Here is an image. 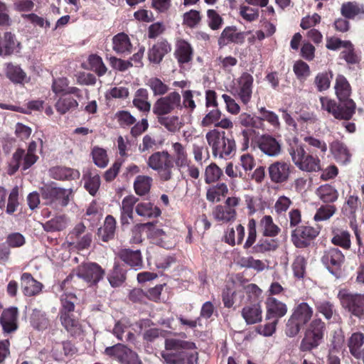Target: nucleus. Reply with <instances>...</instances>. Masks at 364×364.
<instances>
[{"label": "nucleus", "mask_w": 364, "mask_h": 364, "mask_svg": "<svg viewBox=\"0 0 364 364\" xmlns=\"http://www.w3.org/2000/svg\"><path fill=\"white\" fill-rule=\"evenodd\" d=\"M171 147L172 155L166 150L158 151L151 154L147 159L148 167L156 172L162 182L172 181L176 168L182 173L190 161L187 150L181 143L173 142Z\"/></svg>", "instance_id": "1"}, {"label": "nucleus", "mask_w": 364, "mask_h": 364, "mask_svg": "<svg viewBox=\"0 0 364 364\" xmlns=\"http://www.w3.org/2000/svg\"><path fill=\"white\" fill-rule=\"evenodd\" d=\"M288 152L294 164L301 171H317L320 169V160L317 156L306 153L303 144L296 137L289 140Z\"/></svg>", "instance_id": "2"}, {"label": "nucleus", "mask_w": 364, "mask_h": 364, "mask_svg": "<svg viewBox=\"0 0 364 364\" xmlns=\"http://www.w3.org/2000/svg\"><path fill=\"white\" fill-rule=\"evenodd\" d=\"M43 204L54 210H62L73 198V190L57 186L55 183L44 185L40 188Z\"/></svg>", "instance_id": "3"}, {"label": "nucleus", "mask_w": 364, "mask_h": 364, "mask_svg": "<svg viewBox=\"0 0 364 364\" xmlns=\"http://www.w3.org/2000/svg\"><path fill=\"white\" fill-rule=\"evenodd\" d=\"M205 138L212 148L214 156L227 159L235 154L236 151L235 139L232 136H227L225 132L213 129L206 134Z\"/></svg>", "instance_id": "4"}, {"label": "nucleus", "mask_w": 364, "mask_h": 364, "mask_svg": "<svg viewBox=\"0 0 364 364\" xmlns=\"http://www.w3.org/2000/svg\"><path fill=\"white\" fill-rule=\"evenodd\" d=\"M77 300L76 296L73 293H65L60 296V321L66 330L73 336L80 335L82 331L79 321L73 315Z\"/></svg>", "instance_id": "5"}, {"label": "nucleus", "mask_w": 364, "mask_h": 364, "mask_svg": "<svg viewBox=\"0 0 364 364\" xmlns=\"http://www.w3.org/2000/svg\"><path fill=\"white\" fill-rule=\"evenodd\" d=\"M313 309L306 302L296 306L286 325V334L294 337L299 333L301 328L306 325L313 316Z\"/></svg>", "instance_id": "6"}, {"label": "nucleus", "mask_w": 364, "mask_h": 364, "mask_svg": "<svg viewBox=\"0 0 364 364\" xmlns=\"http://www.w3.org/2000/svg\"><path fill=\"white\" fill-rule=\"evenodd\" d=\"M36 151L37 143L35 141L29 143L26 151L21 148L17 149L10 163L11 173L16 172L21 166L24 171L31 167L38 159Z\"/></svg>", "instance_id": "7"}, {"label": "nucleus", "mask_w": 364, "mask_h": 364, "mask_svg": "<svg viewBox=\"0 0 364 364\" xmlns=\"http://www.w3.org/2000/svg\"><path fill=\"white\" fill-rule=\"evenodd\" d=\"M325 331V323L321 318H315L308 326L304 338L300 344V350L309 351L316 348L321 343Z\"/></svg>", "instance_id": "8"}, {"label": "nucleus", "mask_w": 364, "mask_h": 364, "mask_svg": "<svg viewBox=\"0 0 364 364\" xmlns=\"http://www.w3.org/2000/svg\"><path fill=\"white\" fill-rule=\"evenodd\" d=\"M341 306L353 316L364 319V294H353L346 289L338 291Z\"/></svg>", "instance_id": "9"}, {"label": "nucleus", "mask_w": 364, "mask_h": 364, "mask_svg": "<svg viewBox=\"0 0 364 364\" xmlns=\"http://www.w3.org/2000/svg\"><path fill=\"white\" fill-rule=\"evenodd\" d=\"M181 97L177 92H172L158 99L153 106V112L157 116L167 115L175 109H181Z\"/></svg>", "instance_id": "10"}, {"label": "nucleus", "mask_w": 364, "mask_h": 364, "mask_svg": "<svg viewBox=\"0 0 364 364\" xmlns=\"http://www.w3.org/2000/svg\"><path fill=\"white\" fill-rule=\"evenodd\" d=\"M319 232V228L299 226L292 230L291 240L297 248H305L318 235Z\"/></svg>", "instance_id": "11"}, {"label": "nucleus", "mask_w": 364, "mask_h": 364, "mask_svg": "<svg viewBox=\"0 0 364 364\" xmlns=\"http://www.w3.org/2000/svg\"><path fill=\"white\" fill-rule=\"evenodd\" d=\"M75 274L90 285H94L103 278L105 272L97 263L87 262L76 269Z\"/></svg>", "instance_id": "12"}, {"label": "nucleus", "mask_w": 364, "mask_h": 364, "mask_svg": "<svg viewBox=\"0 0 364 364\" xmlns=\"http://www.w3.org/2000/svg\"><path fill=\"white\" fill-rule=\"evenodd\" d=\"M105 353L114 356L121 364H142L137 353L122 344L107 347Z\"/></svg>", "instance_id": "13"}, {"label": "nucleus", "mask_w": 364, "mask_h": 364, "mask_svg": "<svg viewBox=\"0 0 364 364\" xmlns=\"http://www.w3.org/2000/svg\"><path fill=\"white\" fill-rule=\"evenodd\" d=\"M254 78L247 73H243L236 80L235 86L232 88L233 94L239 97L244 105H247L252 98Z\"/></svg>", "instance_id": "14"}, {"label": "nucleus", "mask_w": 364, "mask_h": 364, "mask_svg": "<svg viewBox=\"0 0 364 364\" xmlns=\"http://www.w3.org/2000/svg\"><path fill=\"white\" fill-rule=\"evenodd\" d=\"M345 256L338 248L331 247L326 250L322 257L321 262L331 274H335L344 263Z\"/></svg>", "instance_id": "15"}, {"label": "nucleus", "mask_w": 364, "mask_h": 364, "mask_svg": "<svg viewBox=\"0 0 364 364\" xmlns=\"http://www.w3.org/2000/svg\"><path fill=\"white\" fill-rule=\"evenodd\" d=\"M291 165L284 161H276L268 168L269 175L272 182L281 183L287 181L290 175Z\"/></svg>", "instance_id": "16"}, {"label": "nucleus", "mask_w": 364, "mask_h": 364, "mask_svg": "<svg viewBox=\"0 0 364 364\" xmlns=\"http://www.w3.org/2000/svg\"><path fill=\"white\" fill-rule=\"evenodd\" d=\"M266 318L268 320L279 319L284 316L287 312V305L274 297L269 296L265 300Z\"/></svg>", "instance_id": "17"}, {"label": "nucleus", "mask_w": 364, "mask_h": 364, "mask_svg": "<svg viewBox=\"0 0 364 364\" xmlns=\"http://www.w3.org/2000/svg\"><path fill=\"white\" fill-rule=\"evenodd\" d=\"M257 144L261 151L269 156L275 157L281 153V144L270 135L261 136Z\"/></svg>", "instance_id": "18"}, {"label": "nucleus", "mask_w": 364, "mask_h": 364, "mask_svg": "<svg viewBox=\"0 0 364 364\" xmlns=\"http://www.w3.org/2000/svg\"><path fill=\"white\" fill-rule=\"evenodd\" d=\"M21 288L26 296H32L38 294L43 288V284L34 279L30 273L25 272L21 275Z\"/></svg>", "instance_id": "19"}, {"label": "nucleus", "mask_w": 364, "mask_h": 364, "mask_svg": "<svg viewBox=\"0 0 364 364\" xmlns=\"http://www.w3.org/2000/svg\"><path fill=\"white\" fill-rule=\"evenodd\" d=\"M174 55L180 65L188 63L193 59V49L186 41L179 40L176 43Z\"/></svg>", "instance_id": "20"}, {"label": "nucleus", "mask_w": 364, "mask_h": 364, "mask_svg": "<svg viewBox=\"0 0 364 364\" xmlns=\"http://www.w3.org/2000/svg\"><path fill=\"white\" fill-rule=\"evenodd\" d=\"M171 50V45L166 40L158 41L149 49L148 53L149 60L154 63H159L164 55Z\"/></svg>", "instance_id": "21"}, {"label": "nucleus", "mask_w": 364, "mask_h": 364, "mask_svg": "<svg viewBox=\"0 0 364 364\" xmlns=\"http://www.w3.org/2000/svg\"><path fill=\"white\" fill-rule=\"evenodd\" d=\"M112 48L119 55H129L132 52V45L129 36L119 33L112 38Z\"/></svg>", "instance_id": "22"}, {"label": "nucleus", "mask_w": 364, "mask_h": 364, "mask_svg": "<svg viewBox=\"0 0 364 364\" xmlns=\"http://www.w3.org/2000/svg\"><path fill=\"white\" fill-rule=\"evenodd\" d=\"M119 258L132 267L138 269L142 267L141 252L138 250L122 249L118 252Z\"/></svg>", "instance_id": "23"}, {"label": "nucleus", "mask_w": 364, "mask_h": 364, "mask_svg": "<svg viewBox=\"0 0 364 364\" xmlns=\"http://www.w3.org/2000/svg\"><path fill=\"white\" fill-rule=\"evenodd\" d=\"M18 309L16 307H11L5 309L1 316L0 322L4 331L10 333L17 328Z\"/></svg>", "instance_id": "24"}, {"label": "nucleus", "mask_w": 364, "mask_h": 364, "mask_svg": "<svg viewBox=\"0 0 364 364\" xmlns=\"http://www.w3.org/2000/svg\"><path fill=\"white\" fill-rule=\"evenodd\" d=\"M139 199L133 195L124 197L121 205V222L122 225L129 224L133 218V209Z\"/></svg>", "instance_id": "25"}, {"label": "nucleus", "mask_w": 364, "mask_h": 364, "mask_svg": "<svg viewBox=\"0 0 364 364\" xmlns=\"http://www.w3.org/2000/svg\"><path fill=\"white\" fill-rule=\"evenodd\" d=\"M136 324L141 331L144 330L143 338L147 342H152L162 335L161 330L152 327L154 323L149 319H141Z\"/></svg>", "instance_id": "26"}, {"label": "nucleus", "mask_w": 364, "mask_h": 364, "mask_svg": "<svg viewBox=\"0 0 364 364\" xmlns=\"http://www.w3.org/2000/svg\"><path fill=\"white\" fill-rule=\"evenodd\" d=\"M336 111L339 116L334 117L337 119L348 120L355 112V103L353 100H339V103L336 105Z\"/></svg>", "instance_id": "27"}, {"label": "nucleus", "mask_w": 364, "mask_h": 364, "mask_svg": "<svg viewBox=\"0 0 364 364\" xmlns=\"http://www.w3.org/2000/svg\"><path fill=\"white\" fill-rule=\"evenodd\" d=\"M259 228L264 237H274L279 235L280 228L274 223L270 215H264L259 220Z\"/></svg>", "instance_id": "28"}, {"label": "nucleus", "mask_w": 364, "mask_h": 364, "mask_svg": "<svg viewBox=\"0 0 364 364\" xmlns=\"http://www.w3.org/2000/svg\"><path fill=\"white\" fill-rule=\"evenodd\" d=\"M135 211L139 216L148 219L156 218L161 215L160 209L148 201L138 203Z\"/></svg>", "instance_id": "29"}, {"label": "nucleus", "mask_w": 364, "mask_h": 364, "mask_svg": "<svg viewBox=\"0 0 364 364\" xmlns=\"http://www.w3.org/2000/svg\"><path fill=\"white\" fill-rule=\"evenodd\" d=\"M77 107L78 102L77 100L64 94L59 97L55 104L56 111L60 114H65L67 112H73L75 110Z\"/></svg>", "instance_id": "30"}, {"label": "nucleus", "mask_w": 364, "mask_h": 364, "mask_svg": "<svg viewBox=\"0 0 364 364\" xmlns=\"http://www.w3.org/2000/svg\"><path fill=\"white\" fill-rule=\"evenodd\" d=\"M262 309L259 305L254 304L242 309V316L247 324H255L262 321Z\"/></svg>", "instance_id": "31"}, {"label": "nucleus", "mask_w": 364, "mask_h": 364, "mask_svg": "<svg viewBox=\"0 0 364 364\" xmlns=\"http://www.w3.org/2000/svg\"><path fill=\"white\" fill-rule=\"evenodd\" d=\"M50 176L55 180H74L80 177L77 170L67 167H54L50 170Z\"/></svg>", "instance_id": "32"}, {"label": "nucleus", "mask_w": 364, "mask_h": 364, "mask_svg": "<svg viewBox=\"0 0 364 364\" xmlns=\"http://www.w3.org/2000/svg\"><path fill=\"white\" fill-rule=\"evenodd\" d=\"M242 39V34L237 33L235 26H228L224 28L218 38V45L220 48L230 43H237Z\"/></svg>", "instance_id": "33"}, {"label": "nucleus", "mask_w": 364, "mask_h": 364, "mask_svg": "<svg viewBox=\"0 0 364 364\" xmlns=\"http://www.w3.org/2000/svg\"><path fill=\"white\" fill-rule=\"evenodd\" d=\"M236 214L235 209H230L225 205L215 206L213 211L214 218L223 223H228L235 220Z\"/></svg>", "instance_id": "34"}, {"label": "nucleus", "mask_w": 364, "mask_h": 364, "mask_svg": "<svg viewBox=\"0 0 364 364\" xmlns=\"http://www.w3.org/2000/svg\"><path fill=\"white\" fill-rule=\"evenodd\" d=\"M364 344V334L360 332H355L351 334L348 340V346L350 354L356 358L361 356L360 348Z\"/></svg>", "instance_id": "35"}, {"label": "nucleus", "mask_w": 364, "mask_h": 364, "mask_svg": "<svg viewBox=\"0 0 364 364\" xmlns=\"http://www.w3.org/2000/svg\"><path fill=\"white\" fill-rule=\"evenodd\" d=\"M153 178L145 175H139L134 182V189L136 195L143 196L147 194L152 186Z\"/></svg>", "instance_id": "36"}, {"label": "nucleus", "mask_w": 364, "mask_h": 364, "mask_svg": "<svg viewBox=\"0 0 364 364\" xmlns=\"http://www.w3.org/2000/svg\"><path fill=\"white\" fill-rule=\"evenodd\" d=\"M245 237V228L242 225L233 228H228L225 234V242L233 246L235 244H241Z\"/></svg>", "instance_id": "37"}, {"label": "nucleus", "mask_w": 364, "mask_h": 364, "mask_svg": "<svg viewBox=\"0 0 364 364\" xmlns=\"http://www.w3.org/2000/svg\"><path fill=\"white\" fill-rule=\"evenodd\" d=\"M316 193L323 203H333L338 198L337 190L329 184L319 186Z\"/></svg>", "instance_id": "38"}, {"label": "nucleus", "mask_w": 364, "mask_h": 364, "mask_svg": "<svg viewBox=\"0 0 364 364\" xmlns=\"http://www.w3.org/2000/svg\"><path fill=\"white\" fill-rule=\"evenodd\" d=\"M158 122L164 126L168 132L175 133L181 129L183 123L178 117L173 115L157 116Z\"/></svg>", "instance_id": "39"}, {"label": "nucleus", "mask_w": 364, "mask_h": 364, "mask_svg": "<svg viewBox=\"0 0 364 364\" xmlns=\"http://www.w3.org/2000/svg\"><path fill=\"white\" fill-rule=\"evenodd\" d=\"M335 90L338 100H350V86L343 75H338L336 80Z\"/></svg>", "instance_id": "40"}, {"label": "nucleus", "mask_w": 364, "mask_h": 364, "mask_svg": "<svg viewBox=\"0 0 364 364\" xmlns=\"http://www.w3.org/2000/svg\"><path fill=\"white\" fill-rule=\"evenodd\" d=\"M31 323L34 328L43 331L48 327L49 320L44 312L34 309L31 316Z\"/></svg>", "instance_id": "41"}, {"label": "nucleus", "mask_w": 364, "mask_h": 364, "mask_svg": "<svg viewBox=\"0 0 364 364\" xmlns=\"http://www.w3.org/2000/svg\"><path fill=\"white\" fill-rule=\"evenodd\" d=\"M68 219L65 215H57L43 225L47 232L60 231L66 228Z\"/></svg>", "instance_id": "42"}, {"label": "nucleus", "mask_w": 364, "mask_h": 364, "mask_svg": "<svg viewBox=\"0 0 364 364\" xmlns=\"http://www.w3.org/2000/svg\"><path fill=\"white\" fill-rule=\"evenodd\" d=\"M331 151L338 161L345 164L350 160V154L345 144L336 141L331 144Z\"/></svg>", "instance_id": "43"}, {"label": "nucleus", "mask_w": 364, "mask_h": 364, "mask_svg": "<svg viewBox=\"0 0 364 364\" xmlns=\"http://www.w3.org/2000/svg\"><path fill=\"white\" fill-rule=\"evenodd\" d=\"M6 76L14 82L23 83L26 77V73L18 65L11 63L6 64Z\"/></svg>", "instance_id": "44"}, {"label": "nucleus", "mask_w": 364, "mask_h": 364, "mask_svg": "<svg viewBox=\"0 0 364 364\" xmlns=\"http://www.w3.org/2000/svg\"><path fill=\"white\" fill-rule=\"evenodd\" d=\"M331 242L345 250H349L351 246L350 234L347 230H338L333 234Z\"/></svg>", "instance_id": "45"}, {"label": "nucleus", "mask_w": 364, "mask_h": 364, "mask_svg": "<svg viewBox=\"0 0 364 364\" xmlns=\"http://www.w3.org/2000/svg\"><path fill=\"white\" fill-rule=\"evenodd\" d=\"M278 247L277 241L273 239L262 238L252 247V253H264L275 250Z\"/></svg>", "instance_id": "46"}, {"label": "nucleus", "mask_w": 364, "mask_h": 364, "mask_svg": "<svg viewBox=\"0 0 364 364\" xmlns=\"http://www.w3.org/2000/svg\"><path fill=\"white\" fill-rule=\"evenodd\" d=\"M342 15L346 18H353L358 14H364V6L356 2H347L342 5Z\"/></svg>", "instance_id": "47"}, {"label": "nucleus", "mask_w": 364, "mask_h": 364, "mask_svg": "<svg viewBox=\"0 0 364 364\" xmlns=\"http://www.w3.org/2000/svg\"><path fill=\"white\" fill-rule=\"evenodd\" d=\"M260 116L257 117L259 128L262 126V121L268 122L272 127L278 129L280 126L279 117L273 112L266 109L264 107L259 109Z\"/></svg>", "instance_id": "48"}, {"label": "nucleus", "mask_w": 364, "mask_h": 364, "mask_svg": "<svg viewBox=\"0 0 364 364\" xmlns=\"http://www.w3.org/2000/svg\"><path fill=\"white\" fill-rule=\"evenodd\" d=\"M360 204V203L358 196H348L343 206L342 211L346 216L353 218Z\"/></svg>", "instance_id": "49"}, {"label": "nucleus", "mask_w": 364, "mask_h": 364, "mask_svg": "<svg viewBox=\"0 0 364 364\" xmlns=\"http://www.w3.org/2000/svg\"><path fill=\"white\" fill-rule=\"evenodd\" d=\"M116 229V220L112 215H107L103 228L100 230L102 239L107 242L114 237Z\"/></svg>", "instance_id": "50"}, {"label": "nucleus", "mask_w": 364, "mask_h": 364, "mask_svg": "<svg viewBox=\"0 0 364 364\" xmlns=\"http://www.w3.org/2000/svg\"><path fill=\"white\" fill-rule=\"evenodd\" d=\"M315 306L316 311L327 320L332 318L336 313L334 305L328 301H317L315 302Z\"/></svg>", "instance_id": "51"}, {"label": "nucleus", "mask_w": 364, "mask_h": 364, "mask_svg": "<svg viewBox=\"0 0 364 364\" xmlns=\"http://www.w3.org/2000/svg\"><path fill=\"white\" fill-rule=\"evenodd\" d=\"M238 264L242 267L253 269L257 272L264 270L267 265L259 259H255L252 257H242L238 260Z\"/></svg>", "instance_id": "52"}, {"label": "nucleus", "mask_w": 364, "mask_h": 364, "mask_svg": "<svg viewBox=\"0 0 364 364\" xmlns=\"http://www.w3.org/2000/svg\"><path fill=\"white\" fill-rule=\"evenodd\" d=\"M228 191V188L226 184L224 183H218L208 190L207 199L211 202L219 201L220 197L225 195Z\"/></svg>", "instance_id": "53"}, {"label": "nucleus", "mask_w": 364, "mask_h": 364, "mask_svg": "<svg viewBox=\"0 0 364 364\" xmlns=\"http://www.w3.org/2000/svg\"><path fill=\"white\" fill-rule=\"evenodd\" d=\"M336 211V208L333 205H321L314 216L315 221H323L328 220Z\"/></svg>", "instance_id": "54"}, {"label": "nucleus", "mask_w": 364, "mask_h": 364, "mask_svg": "<svg viewBox=\"0 0 364 364\" xmlns=\"http://www.w3.org/2000/svg\"><path fill=\"white\" fill-rule=\"evenodd\" d=\"M223 175V171L215 164L208 166L205 171V181L211 183L219 180Z\"/></svg>", "instance_id": "55"}, {"label": "nucleus", "mask_w": 364, "mask_h": 364, "mask_svg": "<svg viewBox=\"0 0 364 364\" xmlns=\"http://www.w3.org/2000/svg\"><path fill=\"white\" fill-rule=\"evenodd\" d=\"M93 161L100 168H105L108 164L107 152L104 149L94 147L92 151Z\"/></svg>", "instance_id": "56"}, {"label": "nucleus", "mask_w": 364, "mask_h": 364, "mask_svg": "<svg viewBox=\"0 0 364 364\" xmlns=\"http://www.w3.org/2000/svg\"><path fill=\"white\" fill-rule=\"evenodd\" d=\"M306 266V259L304 256L297 255L294 259L291 267L295 277L303 278Z\"/></svg>", "instance_id": "57"}, {"label": "nucleus", "mask_w": 364, "mask_h": 364, "mask_svg": "<svg viewBox=\"0 0 364 364\" xmlns=\"http://www.w3.org/2000/svg\"><path fill=\"white\" fill-rule=\"evenodd\" d=\"M100 186V178L97 173H90L85 179V188L91 194L95 196Z\"/></svg>", "instance_id": "58"}, {"label": "nucleus", "mask_w": 364, "mask_h": 364, "mask_svg": "<svg viewBox=\"0 0 364 364\" xmlns=\"http://www.w3.org/2000/svg\"><path fill=\"white\" fill-rule=\"evenodd\" d=\"M154 95H163L168 90V87L157 77H151L147 82Z\"/></svg>", "instance_id": "59"}, {"label": "nucleus", "mask_w": 364, "mask_h": 364, "mask_svg": "<svg viewBox=\"0 0 364 364\" xmlns=\"http://www.w3.org/2000/svg\"><path fill=\"white\" fill-rule=\"evenodd\" d=\"M304 141L311 147L316 149V151L321 156L326 154L327 151V145L324 141L320 140L312 136H306L304 138Z\"/></svg>", "instance_id": "60"}, {"label": "nucleus", "mask_w": 364, "mask_h": 364, "mask_svg": "<svg viewBox=\"0 0 364 364\" xmlns=\"http://www.w3.org/2000/svg\"><path fill=\"white\" fill-rule=\"evenodd\" d=\"M21 17L30 23H31L33 26H38L41 28H48L50 26V22L48 19H45L41 16H38L37 14L31 13V14H22Z\"/></svg>", "instance_id": "61"}, {"label": "nucleus", "mask_w": 364, "mask_h": 364, "mask_svg": "<svg viewBox=\"0 0 364 364\" xmlns=\"http://www.w3.org/2000/svg\"><path fill=\"white\" fill-rule=\"evenodd\" d=\"M208 24L213 30H218L223 23V19L220 15L213 9L207 11Z\"/></svg>", "instance_id": "62"}, {"label": "nucleus", "mask_w": 364, "mask_h": 364, "mask_svg": "<svg viewBox=\"0 0 364 364\" xmlns=\"http://www.w3.org/2000/svg\"><path fill=\"white\" fill-rule=\"evenodd\" d=\"M162 143V141H158L154 137L146 134L143 137L142 144L139 146V149L141 152L155 150L159 149L161 146Z\"/></svg>", "instance_id": "63"}, {"label": "nucleus", "mask_w": 364, "mask_h": 364, "mask_svg": "<svg viewBox=\"0 0 364 364\" xmlns=\"http://www.w3.org/2000/svg\"><path fill=\"white\" fill-rule=\"evenodd\" d=\"M161 356L168 364H184L187 355L184 352H180L176 355L166 351L161 353Z\"/></svg>", "instance_id": "64"}]
</instances>
